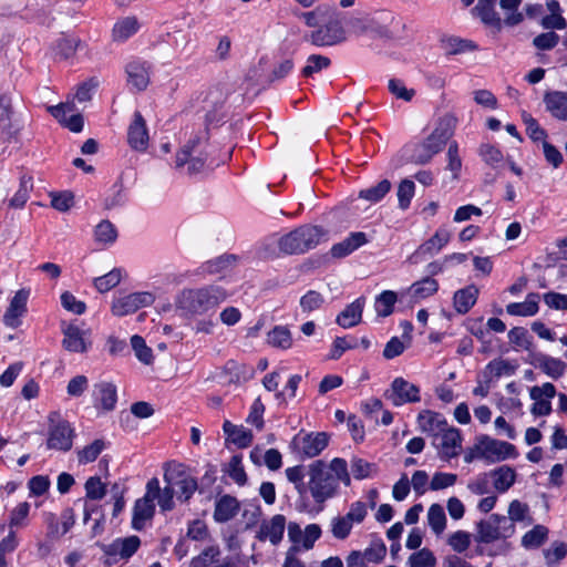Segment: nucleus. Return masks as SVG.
Returning <instances> with one entry per match:
<instances>
[{
    "instance_id": "nucleus-1",
    "label": "nucleus",
    "mask_w": 567,
    "mask_h": 567,
    "mask_svg": "<svg viewBox=\"0 0 567 567\" xmlns=\"http://www.w3.org/2000/svg\"><path fill=\"white\" fill-rule=\"evenodd\" d=\"M228 298V292L218 285L184 289L176 299L177 309L190 316H203L216 308Z\"/></svg>"
},
{
    "instance_id": "nucleus-2",
    "label": "nucleus",
    "mask_w": 567,
    "mask_h": 567,
    "mask_svg": "<svg viewBox=\"0 0 567 567\" xmlns=\"http://www.w3.org/2000/svg\"><path fill=\"white\" fill-rule=\"evenodd\" d=\"M323 236L322 228L303 225L282 236L279 239V249L288 255L303 254L317 247Z\"/></svg>"
},
{
    "instance_id": "nucleus-3",
    "label": "nucleus",
    "mask_w": 567,
    "mask_h": 567,
    "mask_svg": "<svg viewBox=\"0 0 567 567\" xmlns=\"http://www.w3.org/2000/svg\"><path fill=\"white\" fill-rule=\"evenodd\" d=\"M309 476L308 488L316 503L323 504L337 495L339 483L323 461L318 460L309 465Z\"/></svg>"
},
{
    "instance_id": "nucleus-4",
    "label": "nucleus",
    "mask_w": 567,
    "mask_h": 567,
    "mask_svg": "<svg viewBox=\"0 0 567 567\" xmlns=\"http://www.w3.org/2000/svg\"><path fill=\"white\" fill-rule=\"evenodd\" d=\"M207 147L206 141H203L199 136L192 138L176 154L175 168L179 169L187 164L188 175L202 173L209 157Z\"/></svg>"
},
{
    "instance_id": "nucleus-5",
    "label": "nucleus",
    "mask_w": 567,
    "mask_h": 567,
    "mask_svg": "<svg viewBox=\"0 0 567 567\" xmlns=\"http://www.w3.org/2000/svg\"><path fill=\"white\" fill-rule=\"evenodd\" d=\"M346 38L341 12L334 8H329V13L326 16V21H322L321 27L306 37L317 47L334 45L343 42Z\"/></svg>"
},
{
    "instance_id": "nucleus-6",
    "label": "nucleus",
    "mask_w": 567,
    "mask_h": 567,
    "mask_svg": "<svg viewBox=\"0 0 567 567\" xmlns=\"http://www.w3.org/2000/svg\"><path fill=\"white\" fill-rule=\"evenodd\" d=\"M475 542L489 544L498 539H506L514 535L515 525L504 515L492 514L487 519L476 524Z\"/></svg>"
},
{
    "instance_id": "nucleus-7",
    "label": "nucleus",
    "mask_w": 567,
    "mask_h": 567,
    "mask_svg": "<svg viewBox=\"0 0 567 567\" xmlns=\"http://www.w3.org/2000/svg\"><path fill=\"white\" fill-rule=\"evenodd\" d=\"M75 430L68 420L52 412L49 415L47 447L59 452H69L73 446Z\"/></svg>"
},
{
    "instance_id": "nucleus-8",
    "label": "nucleus",
    "mask_w": 567,
    "mask_h": 567,
    "mask_svg": "<svg viewBox=\"0 0 567 567\" xmlns=\"http://www.w3.org/2000/svg\"><path fill=\"white\" fill-rule=\"evenodd\" d=\"M164 481L168 485H174L177 498L183 502L189 501L198 488L197 480L181 463L169 462L165 464Z\"/></svg>"
},
{
    "instance_id": "nucleus-9",
    "label": "nucleus",
    "mask_w": 567,
    "mask_h": 567,
    "mask_svg": "<svg viewBox=\"0 0 567 567\" xmlns=\"http://www.w3.org/2000/svg\"><path fill=\"white\" fill-rule=\"evenodd\" d=\"M158 495V480L153 477L146 484V494L137 499L134 505L132 527L141 530L145 520L151 519L155 513L154 501Z\"/></svg>"
},
{
    "instance_id": "nucleus-10",
    "label": "nucleus",
    "mask_w": 567,
    "mask_h": 567,
    "mask_svg": "<svg viewBox=\"0 0 567 567\" xmlns=\"http://www.w3.org/2000/svg\"><path fill=\"white\" fill-rule=\"evenodd\" d=\"M476 450L482 458L489 463L517 456L516 449L513 444L492 439L487 435L477 437Z\"/></svg>"
},
{
    "instance_id": "nucleus-11",
    "label": "nucleus",
    "mask_w": 567,
    "mask_h": 567,
    "mask_svg": "<svg viewBox=\"0 0 567 567\" xmlns=\"http://www.w3.org/2000/svg\"><path fill=\"white\" fill-rule=\"evenodd\" d=\"M96 546L101 548L107 559L105 564L112 565L117 559L131 558L140 548L141 539L136 535H132L125 538H116L111 544L96 543Z\"/></svg>"
},
{
    "instance_id": "nucleus-12",
    "label": "nucleus",
    "mask_w": 567,
    "mask_h": 567,
    "mask_svg": "<svg viewBox=\"0 0 567 567\" xmlns=\"http://www.w3.org/2000/svg\"><path fill=\"white\" fill-rule=\"evenodd\" d=\"M384 398L390 400L394 406L420 402V388L399 377L392 381L391 389L384 392Z\"/></svg>"
},
{
    "instance_id": "nucleus-13",
    "label": "nucleus",
    "mask_w": 567,
    "mask_h": 567,
    "mask_svg": "<svg viewBox=\"0 0 567 567\" xmlns=\"http://www.w3.org/2000/svg\"><path fill=\"white\" fill-rule=\"evenodd\" d=\"M155 300L148 291L130 293L113 301L112 312L114 316L123 317L137 311L142 307L151 306Z\"/></svg>"
},
{
    "instance_id": "nucleus-14",
    "label": "nucleus",
    "mask_w": 567,
    "mask_h": 567,
    "mask_svg": "<svg viewBox=\"0 0 567 567\" xmlns=\"http://www.w3.org/2000/svg\"><path fill=\"white\" fill-rule=\"evenodd\" d=\"M451 239V233L445 228H440L426 241L417 247V249L408 258V262L416 265L426 256L436 255Z\"/></svg>"
},
{
    "instance_id": "nucleus-15",
    "label": "nucleus",
    "mask_w": 567,
    "mask_h": 567,
    "mask_svg": "<svg viewBox=\"0 0 567 567\" xmlns=\"http://www.w3.org/2000/svg\"><path fill=\"white\" fill-rule=\"evenodd\" d=\"M19 102L16 91H7L0 94V127L8 136H13L18 128L14 125V104Z\"/></svg>"
},
{
    "instance_id": "nucleus-16",
    "label": "nucleus",
    "mask_w": 567,
    "mask_h": 567,
    "mask_svg": "<svg viewBox=\"0 0 567 567\" xmlns=\"http://www.w3.org/2000/svg\"><path fill=\"white\" fill-rule=\"evenodd\" d=\"M435 441L441 457L450 460L460 454L462 439L457 429L444 426L435 434Z\"/></svg>"
},
{
    "instance_id": "nucleus-17",
    "label": "nucleus",
    "mask_w": 567,
    "mask_h": 567,
    "mask_svg": "<svg viewBox=\"0 0 567 567\" xmlns=\"http://www.w3.org/2000/svg\"><path fill=\"white\" fill-rule=\"evenodd\" d=\"M348 28L357 35L369 34L375 38H391V31L370 17L351 18L348 21Z\"/></svg>"
},
{
    "instance_id": "nucleus-18",
    "label": "nucleus",
    "mask_w": 567,
    "mask_h": 567,
    "mask_svg": "<svg viewBox=\"0 0 567 567\" xmlns=\"http://www.w3.org/2000/svg\"><path fill=\"white\" fill-rule=\"evenodd\" d=\"M127 84L135 91H144L150 83L151 64L134 60L126 64Z\"/></svg>"
},
{
    "instance_id": "nucleus-19",
    "label": "nucleus",
    "mask_w": 567,
    "mask_h": 567,
    "mask_svg": "<svg viewBox=\"0 0 567 567\" xmlns=\"http://www.w3.org/2000/svg\"><path fill=\"white\" fill-rule=\"evenodd\" d=\"M127 142L130 146L138 152H143L148 145V132L143 115L136 111L133 121L127 130Z\"/></svg>"
},
{
    "instance_id": "nucleus-20",
    "label": "nucleus",
    "mask_w": 567,
    "mask_h": 567,
    "mask_svg": "<svg viewBox=\"0 0 567 567\" xmlns=\"http://www.w3.org/2000/svg\"><path fill=\"white\" fill-rule=\"evenodd\" d=\"M286 526V517L281 514L272 516L269 520L260 524L256 538L260 542L269 540L272 545H278L282 537Z\"/></svg>"
},
{
    "instance_id": "nucleus-21",
    "label": "nucleus",
    "mask_w": 567,
    "mask_h": 567,
    "mask_svg": "<svg viewBox=\"0 0 567 567\" xmlns=\"http://www.w3.org/2000/svg\"><path fill=\"white\" fill-rule=\"evenodd\" d=\"M50 113L54 116L61 124L66 126L70 131L74 133H79L83 130V117L81 114H71L69 117L66 116L69 113H73L75 111V105L72 102L60 103L59 105L50 106Z\"/></svg>"
},
{
    "instance_id": "nucleus-22",
    "label": "nucleus",
    "mask_w": 567,
    "mask_h": 567,
    "mask_svg": "<svg viewBox=\"0 0 567 567\" xmlns=\"http://www.w3.org/2000/svg\"><path fill=\"white\" fill-rule=\"evenodd\" d=\"M63 340L62 346L66 351L84 353L87 351L90 342L84 338V332L74 324H69L62 330Z\"/></svg>"
},
{
    "instance_id": "nucleus-23",
    "label": "nucleus",
    "mask_w": 567,
    "mask_h": 567,
    "mask_svg": "<svg viewBox=\"0 0 567 567\" xmlns=\"http://www.w3.org/2000/svg\"><path fill=\"white\" fill-rule=\"evenodd\" d=\"M368 243L367 235L362 231L351 233L346 239L342 241L334 244L331 247V255L334 258H343L351 252H353L359 247L363 246Z\"/></svg>"
},
{
    "instance_id": "nucleus-24",
    "label": "nucleus",
    "mask_w": 567,
    "mask_h": 567,
    "mask_svg": "<svg viewBox=\"0 0 567 567\" xmlns=\"http://www.w3.org/2000/svg\"><path fill=\"white\" fill-rule=\"evenodd\" d=\"M480 290L475 285L458 289L453 296V306L457 313L465 315L476 303Z\"/></svg>"
},
{
    "instance_id": "nucleus-25",
    "label": "nucleus",
    "mask_w": 567,
    "mask_h": 567,
    "mask_svg": "<svg viewBox=\"0 0 567 567\" xmlns=\"http://www.w3.org/2000/svg\"><path fill=\"white\" fill-rule=\"evenodd\" d=\"M532 363L553 379L560 378L565 373L567 367L566 363L560 359H556L543 353L535 354Z\"/></svg>"
},
{
    "instance_id": "nucleus-26",
    "label": "nucleus",
    "mask_w": 567,
    "mask_h": 567,
    "mask_svg": "<svg viewBox=\"0 0 567 567\" xmlns=\"http://www.w3.org/2000/svg\"><path fill=\"white\" fill-rule=\"evenodd\" d=\"M546 110L556 118L567 121V93L554 91L544 95Z\"/></svg>"
},
{
    "instance_id": "nucleus-27",
    "label": "nucleus",
    "mask_w": 567,
    "mask_h": 567,
    "mask_svg": "<svg viewBox=\"0 0 567 567\" xmlns=\"http://www.w3.org/2000/svg\"><path fill=\"white\" fill-rule=\"evenodd\" d=\"M93 396L96 406L111 411L115 408L116 403V388L109 382L97 383L94 385Z\"/></svg>"
},
{
    "instance_id": "nucleus-28",
    "label": "nucleus",
    "mask_w": 567,
    "mask_h": 567,
    "mask_svg": "<svg viewBox=\"0 0 567 567\" xmlns=\"http://www.w3.org/2000/svg\"><path fill=\"white\" fill-rule=\"evenodd\" d=\"M239 511V502L230 495H224L217 499L214 511V519L218 523H226L234 518Z\"/></svg>"
},
{
    "instance_id": "nucleus-29",
    "label": "nucleus",
    "mask_w": 567,
    "mask_h": 567,
    "mask_svg": "<svg viewBox=\"0 0 567 567\" xmlns=\"http://www.w3.org/2000/svg\"><path fill=\"white\" fill-rule=\"evenodd\" d=\"M363 307L364 298H358L338 315L336 320L337 323L342 328H351L357 326L361 321Z\"/></svg>"
},
{
    "instance_id": "nucleus-30",
    "label": "nucleus",
    "mask_w": 567,
    "mask_h": 567,
    "mask_svg": "<svg viewBox=\"0 0 567 567\" xmlns=\"http://www.w3.org/2000/svg\"><path fill=\"white\" fill-rule=\"evenodd\" d=\"M328 445V435L324 432L310 433L301 439L300 450L307 457L319 455Z\"/></svg>"
},
{
    "instance_id": "nucleus-31",
    "label": "nucleus",
    "mask_w": 567,
    "mask_h": 567,
    "mask_svg": "<svg viewBox=\"0 0 567 567\" xmlns=\"http://www.w3.org/2000/svg\"><path fill=\"white\" fill-rule=\"evenodd\" d=\"M497 0H478L473 11L482 20L484 24L491 25L501 30L502 20L495 11V3Z\"/></svg>"
},
{
    "instance_id": "nucleus-32",
    "label": "nucleus",
    "mask_w": 567,
    "mask_h": 567,
    "mask_svg": "<svg viewBox=\"0 0 567 567\" xmlns=\"http://www.w3.org/2000/svg\"><path fill=\"white\" fill-rule=\"evenodd\" d=\"M439 290V282L431 277H424L423 279L414 282L408 290L413 302H419L425 299Z\"/></svg>"
},
{
    "instance_id": "nucleus-33",
    "label": "nucleus",
    "mask_w": 567,
    "mask_h": 567,
    "mask_svg": "<svg viewBox=\"0 0 567 567\" xmlns=\"http://www.w3.org/2000/svg\"><path fill=\"white\" fill-rule=\"evenodd\" d=\"M538 293H529L524 302H513L507 305L506 311L512 316H534L538 311Z\"/></svg>"
},
{
    "instance_id": "nucleus-34",
    "label": "nucleus",
    "mask_w": 567,
    "mask_h": 567,
    "mask_svg": "<svg viewBox=\"0 0 567 567\" xmlns=\"http://www.w3.org/2000/svg\"><path fill=\"white\" fill-rule=\"evenodd\" d=\"M417 422L422 432L432 433L434 436L435 434L440 433L444 426H447V423L445 420L441 419L440 414L430 410H423L420 412Z\"/></svg>"
},
{
    "instance_id": "nucleus-35",
    "label": "nucleus",
    "mask_w": 567,
    "mask_h": 567,
    "mask_svg": "<svg viewBox=\"0 0 567 567\" xmlns=\"http://www.w3.org/2000/svg\"><path fill=\"white\" fill-rule=\"evenodd\" d=\"M138 21L135 17H126L117 21L112 31L113 40L123 42L135 34L138 30Z\"/></svg>"
},
{
    "instance_id": "nucleus-36",
    "label": "nucleus",
    "mask_w": 567,
    "mask_h": 567,
    "mask_svg": "<svg viewBox=\"0 0 567 567\" xmlns=\"http://www.w3.org/2000/svg\"><path fill=\"white\" fill-rule=\"evenodd\" d=\"M457 118L453 114H444L439 118L436 126L432 134L441 140V143H447V141L453 136L455 127H456Z\"/></svg>"
},
{
    "instance_id": "nucleus-37",
    "label": "nucleus",
    "mask_w": 567,
    "mask_h": 567,
    "mask_svg": "<svg viewBox=\"0 0 567 567\" xmlns=\"http://www.w3.org/2000/svg\"><path fill=\"white\" fill-rule=\"evenodd\" d=\"M494 487L497 492L504 493L515 483L516 473L514 468L503 465L492 472Z\"/></svg>"
},
{
    "instance_id": "nucleus-38",
    "label": "nucleus",
    "mask_w": 567,
    "mask_h": 567,
    "mask_svg": "<svg viewBox=\"0 0 567 567\" xmlns=\"http://www.w3.org/2000/svg\"><path fill=\"white\" fill-rule=\"evenodd\" d=\"M237 262V256L231 254H225L221 256H218L212 260L206 261L202 268L204 272L215 275L219 274L224 270H227L235 266Z\"/></svg>"
},
{
    "instance_id": "nucleus-39",
    "label": "nucleus",
    "mask_w": 567,
    "mask_h": 567,
    "mask_svg": "<svg viewBox=\"0 0 567 567\" xmlns=\"http://www.w3.org/2000/svg\"><path fill=\"white\" fill-rule=\"evenodd\" d=\"M268 343L275 348L289 349L292 346L291 332L287 327L277 326L268 333Z\"/></svg>"
},
{
    "instance_id": "nucleus-40",
    "label": "nucleus",
    "mask_w": 567,
    "mask_h": 567,
    "mask_svg": "<svg viewBox=\"0 0 567 567\" xmlns=\"http://www.w3.org/2000/svg\"><path fill=\"white\" fill-rule=\"evenodd\" d=\"M548 536V528L544 525H536L527 532L522 538V545L525 548H538Z\"/></svg>"
},
{
    "instance_id": "nucleus-41",
    "label": "nucleus",
    "mask_w": 567,
    "mask_h": 567,
    "mask_svg": "<svg viewBox=\"0 0 567 567\" xmlns=\"http://www.w3.org/2000/svg\"><path fill=\"white\" fill-rule=\"evenodd\" d=\"M106 444L103 440L97 439L93 441L91 444L84 446L81 450L76 451L78 461L80 464H87L94 462L102 451L105 449Z\"/></svg>"
},
{
    "instance_id": "nucleus-42",
    "label": "nucleus",
    "mask_w": 567,
    "mask_h": 567,
    "mask_svg": "<svg viewBox=\"0 0 567 567\" xmlns=\"http://www.w3.org/2000/svg\"><path fill=\"white\" fill-rule=\"evenodd\" d=\"M391 189V182L382 179L377 185L371 186L359 192V197L371 203L381 200Z\"/></svg>"
},
{
    "instance_id": "nucleus-43",
    "label": "nucleus",
    "mask_w": 567,
    "mask_h": 567,
    "mask_svg": "<svg viewBox=\"0 0 567 567\" xmlns=\"http://www.w3.org/2000/svg\"><path fill=\"white\" fill-rule=\"evenodd\" d=\"M522 0H501V8L507 12L504 23L508 27H515L523 22L524 16L522 12H518V7L520 6Z\"/></svg>"
},
{
    "instance_id": "nucleus-44",
    "label": "nucleus",
    "mask_w": 567,
    "mask_h": 567,
    "mask_svg": "<svg viewBox=\"0 0 567 567\" xmlns=\"http://www.w3.org/2000/svg\"><path fill=\"white\" fill-rule=\"evenodd\" d=\"M427 520L432 530L436 535H441L446 526V516L443 507L439 504L431 505L427 512Z\"/></svg>"
},
{
    "instance_id": "nucleus-45",
    "label": "nucleus",
    "mask_w": 567,
    "mask_h": 567,
    "mask_svg": "<svg viewBox=\"0 0 567 567\" xmlns=\"http://www.w3.org/2000/svg\"><path fill=\"white\" fill-rule=\"evenodd\" d=\"M32 187V178L25 175L22 176L20 179V187L14 196L9 200V206L12 208H22L29 198Z\"/></svg>"
},
{
    "instance_id": "nucleus-46",
    "label": "nucleus",
    "mask_w": 567,
    "mask_h": 567,
    "mask_svg": "<svg viewBox=\"0 0 567 567\" xmlns=\"http://www.w3.org/2000/svg\"><path fill=\"white\" fill-rule=\"evenodd\" d=\"M396 293L391 290H385L377 297L375 311L381 317H388L393 312V307L396 302Z\"/></svg>"
},
{
    "instance_id": "nucleus-47",
    "label": "nucleus",
    "mask_w": 567,
    "mask_h": 567,
    "mask_svg": "<svg viewBox=\"0 0 567 567\" xmlns=\"http://www.w3.org/2000/svg\"><path fill=\"white\" fill-rule=\"evenodd\" d=\"M122 279V270L114 268L104 276L94 279V286L100 292H107L112 288L116 287Z\"/></svg>"
},
{
    "instance_id": "nucleus-48",
    "label": "nucleus",
    "mask_w": 567,
    "mask_h": 567,
    "mask_svg": "<svg viewBox=\"0 0 567 567\" xmlns=\"http://www.w3.org/2000/svg\"><path fill=\"white\" fill-rule=\"evenodd\" d=\"M79 39L62 37L56 40L54 51L60 59L66 60L75 54L80 44Z\"/></svg>"
},
{
    "instance_id": "nucleus-49",
    "label": "nucleus",
    "mask_w": 567,
    "mask_h": 567,
    "mask_svg": "<svg viewBox=\"0 0 567 567\" xmlns=\"http://www.w3.org/2000/svg\"><path fill=\"white\" fill-rule=\"evenodd\" d=\"M331 64L328 56L320 54H312L307 59L306 66L301 70V74L306 78L312 76L315 73L327 69Z\"/></svg>"
},
{
    "instance_id": "nucleus-50",
    "label": "nucleus",
    "mask_w": 567,
    "mask_h": 567,
    "mask_svg": "<svg viewBox=\"0 0 567 567\" xmlns=\"http://www.w3.org/2000/svg\"><path fill=\"white\" fill-rule=\"evenodd\" d=\"M131 344L136 358L142 363L151 364L153 362V351L150 347L146 346L145 340L141 336L134 334L131 338Z\"/></svg>"
},
{
    "instance_id": "nucleus-51",
    "label": "nucleus",
    "mask_w": 567,
    "mask_h": 567,
    "mask_svg": "<svg viewBox=\"0 0 567 567\" xmlns=\"http://www.w3.org/2000/svg\"><path fill=\"white\" fill-rule=\"evenodd\" d=\"M95 240L102 244H113L117 238L114 225L109 220H102L94 231Z\"/></svg>"
},
{
    "instance_id": "nucleus-52",
    "label": "nucleus",
    "mask_w": 567,
    "mask_h": 567,
    "mask_svg": "<svg viewBox=\"0 0 567 567\" xmlns=\"http://www.w3.org/2000/svg\"><path fill=\"white\" fill-rule=\"evenodd\" d=\"M410 567H435L436 558L429 548H422L409 557Z\"/></svg>"
},
{
    "instance_id": "nucleus-53",
    "label": "nucleus",
    "mask_w": 567,
    "mask_h": 567,
    "mask_svg": "<svg viewBox=\"0 0 567 567\" xmlns=\"http://www.w3.org/2000/svg\"><path fill=\"white\" fill-rule=\"evenodd\" d=\"M328 471H331V476H336V481L340 484L342 482L346 486L351 484V478L348 473V465L343 458L336 457L331 461L330 465L327 466Z\"/></svg>"
},
{
    "instance_id": "nucleus-54",
    "label": "nucleus",
    "mask_w": 567,
    "mask_h": 567,
    "mask_svg": "<svg viewBox=\"0 0 567 567\" xmlns=\"http://www.w3.org/2000/svg\"><path fill=\"white\" fill-rule=\"evenodd\" d=\"M225 472L238 484L244 485L247 482V475L241 464V456H231Z\"/></svg>"
},
{
    "instance_id": "nucleus-55",
    "label": "nucleus",
    "mask_w": 567,
    "mask_h": 567,
    "mask_svg": "<svg viewBox=\"0 0 567 567\" xmlns=\"http://www.w3.org/2000/svg\"><path fill=\"white\" fill-rule=\"evenodd\" d=\"M84 487L89 499L100 501L106 495V486L99 476L89 477Z\"/></svg>"
},
{
    "instance_id": "nucleus-56",
    "label": "nucleus",
    "mask_w": 567,
    "mask_h": 567,
    "mask_svg": "<svg viewBox=\"0 0 567 567\" xmlns=\"http://www.w3.org/2000/svg\"><path fill=\"white\" fill-rule=\"evenodd\" d=\"M508 340L516 347L523 348L525 350H530L533 342L532 338L528 334L527 329L523 327H515L508 332Z\"/></svg>"
},
{
    "instance_id": "nucleus-57",
    "label": "nucleus",
    "mask_w": 567,
    "mask_h": 567,
    "mask_svg": "<svg viewBox=\"0 0 567 567\" xmlns=\"http://www.w3.org/2000/svg\"><path fill=\"white\" fill-rule=\"evenodd\" d=\"M329 13V7H317L309 12H300L299 17L305 20V23L310 28L321 27L322 21H326V16Z\"/></svg>"
},
{
    "instance_id": "nucleus-58",
    "label": "nucleus",
    "mask_w": 567,
    "mask_h": 567,
    "mask_svg": "<svg viewBox=\"0 0 567 567\" xmlns=\"http://www.w3.org/2000/svg\"><path fill=\"white\" fill-rule=\"evenodd\" d=\"M324 302L323 296L316 291L309 290L300 298V308L303 312H311L319 309Z\"/></svg>"
},
{
    "instance_id": "nucleus-59",
    "label": "nucleus",
    "mask_w": 567,
    "mask_h": 567,
    "mask_svg": "<svg viewBox=\"0 0 567 567\" xmlns=\"http://www.w3.org/2000/svg\"><path fill=\"white\" fill-rule=\"evenodd\" d=\"M415 185L410 179H403L398 187V200L399 207L405 210L411 203L414 195Z\"/></svg>"
},
{
    "instance_id": "nucleus-60",
    "label": "nucleus",
    "mask_w": 567,
    "mask_h": 567,
    "mask_svg": "<svg viewBox=\"0 0 567 567\" xmlns=\"http://www.w3.org/2000/svg\"><path fill=\"white\" fill-rule=\"evenodd\" d=\"M447 161L449 162H447L446 169L452 172L454 179H457L460 176L461 168H462V159L458 155V145L455 141L450 143V145H449Z\"/></svg>"
},
{
    "instance_id": "nucleus-61",
    "label": "nucleus",
    "mask_w": 567,
    "mask_h": 567,
    "mask_svg": "<svg viewBox=\"0 0 567 567\" xmlns=\"http://www.w3.org/2000/svg\"><path fill=\"white\" fill-rule=\"evenodd\" d=\"M443 49L447 54H457L466 50L475 49V45L471 41H466L460 38H449L442 41Z\"/></svg>"
},
{
    "instance_id": "nucleus-62",
    "label": "nucleus",
    "mask_w": 567,
    "mask_h": 567,
    "mask_svg": "<svg viewBox=\"0 0 567 567\" xmlns=\"http://www.w3.org/2000/svg\"><path fill=\"white\" fill-rule=\"evenodd\" d=\"M388 89L396 99L410 102L415 95L413 89H406L404 83L399 79L389 80Z\"/></svg>"
},
{
    "instance_id": "nucleus-63",
    "label": "nucleus",
    "mask_w": 567,
    "mask_h": 567,
    "mask_svg": "<svg viewBox=\"0 0 567 567\" xmlns=\"http://www.w3.org/2000/svg\"><path fill=\"white\" fill-rule=\"evenodd\" d=\"M219 555L220 550L217 546L207 547L192 559V567H207L210 563L216 561Z\"/></svg>"
},
{
    "instance_id": "nucleus-64",
    "label": "nucleus",
    "mask_w": 567,
    "mask_h": 567,
    "mask_svg": "<svg viewBox=\"0 0 567 567\" xmlns=\"http://www.w3.org/2000/svg\"><path fill=\"white\" fill-rule=\"evenodd\" d=\"M567 555V545L564 542H554L551 547L544 550V556L547 565H553L561 559H564Z\"/></svg>"
}]
</instances>
